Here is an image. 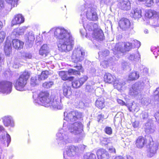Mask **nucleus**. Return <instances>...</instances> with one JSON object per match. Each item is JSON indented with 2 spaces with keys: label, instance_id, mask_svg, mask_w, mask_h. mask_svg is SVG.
<instances>
[{
  "label": "nucleus",
  "instance_id": "obj_5",
  "mask_svg": "<svg viewBox=\"0 0 159 159\" xmlns=\"http://www.w3.org/2000/svg\"><path fill=\"white\" fill-rule=\"evenodd\" d=\"M74 67H75L76 70L70 69L68 70V72L64 71H61L59 72V75L61 77L62 80H68L70 81H71L73 80V77L72 76H68V73L69 75L71 74L80 75V72H83L84 71L82 66L80 64H77L76 65H74Z\"/></svg>",
  "mask_w": 159,
  "mask_h": 159
},
{
  "label": "nucleus",
  "instance_id": "obj_39",
  "mask_svg": "<svg viewBox=\"0 0 159 159\" xmlns=\"http://www.w3.org/2000/svg\"><path fill=\"white\" fill-rule=\"evenodd\" d=\"M128 109L130 111L137 112L139 110V108L135 103H133L128 107Z\"/></svg>",
  "mask_w": 159,
  "mask_h": 159
},
{
  "label": "nucleus",
  "instance_id": "obj_54",
  "mask_svg": "<svg viewBox=\"0 0 159 159\" xmlns=\"http://www.w3.org/2000/svg\"><path fill=\"white\" fill-rule=\"evenodd\" d=\"M88 77L86 75H84L80 78L79 80L82 85L87 80Z\"/></svg>",
  "mask_w": 159,
  "mask_h": 159
},
{
  "label": "nucleus",
  "instance_id": "obj_18",
  "mask_svg": "<svg viewBox=\"0 0 159 159\" xmlns=\"http://www.w3.org/2000/svg\"><path fill=\"white\" fill-rule=\"evenodd\" d=\"M129 94L136 99L139 100H141L143 96L140 91H139L135 88H133V86L130 89Z\"/></svg>",
  "mask_w": 159,
  "mask_h": 159
},
{
  "label": "nucleus",
  "instance_id": "obj_34",
  "mask_svg": "<svg viewBox=\"0 0 159 159\" xmlns=\"http://www.w3.org/2000/svg\"><path fill=\"white\" fill-rule=\"evenodd\" d=\"M145 128V131L147 133H152L155 131L154 127L153 125L150 122H148L146 124Z\"/></svg>",
  "mask_w": 159,
  "mask_h": 159
},
{
  "label": "nucleus",
  "instance_id": "obj_21",
  "mask_svg": "<svg viewBox=\"0 0 159 159\" xmlns=\"http://www.w3.org/2000/svg\"><path fill=\"white\" fill-rule=\"evenodd\" d=\"M118 5L120 8L124 10H128L131 8L130 3L128 0H124L119 2Z\"/></svg>",
  "mask_w": 159,
  "mask_h": 159
},
{
  "label": "nucleus",
  "instance_id": "obj_40",
  "mask_svg": "<svg viewBox=\"0 0 159 159\" xmlns=\"http://www.w3.org/2000/svg\"><path fill=\"white\" fill-rule=\"evenodd\" d=\"M100 143L102 146H105L110 143L109 139L107 138L103 137H100Z\"/></svg>",
  "mask_w": 159,
  "mask_h": 159
},
{
  "label": "nucleus",
  "instance_id": "obj_63",
  "mask_svg": "<svg viewBox=\"0 0 159 159\" xmlns=\"http://www.w3.org/2000/svg\"><path fill=\"white\" fill-rule=\"evenodd\" d=\"M37 81L36 79V78L35 77H32L31 79V84H35L36 83Z\"/></svg>",
  "mask_w": 159,
  "mask_h": 159
},
{
  "label": "nucleus",
  "instance_id": "obj_3",
  "mask_svg": "<svg viewBox=\"0 0 159 159\" xmlns=\"http://www.w3.org/2000/svg\"><path fill=\"white\" fill-rule=\"evenodd\" d=\"M37 99H35L34 96L33 95L34 102L36 104H40L45 107H50L53 110H61L63 108V105L61 102V98L58 96L53 95L49 96V94L47 91L41 92L38 96Z\"/></svg>",
  "mask_w": 159,
  "mask_h": 159
},
{
  "label": "nucleus",
  "instance_id": "obj_42",
  "mask_svg": "<svg viewBox=\"0 0 159 159\" xmlns=\"http://www.w3.org/2000/svg\"><path fill=\"white\" fill-rule=\"evenodd\" d=\"M141 103L144 106H148L151 102V100L148 98H142Z\"/></svg>",
  "mask_w": 159,
  "mask_h": 159
},
{
  "label": "nucleus",
  "instance_id": "obj_46",
  "mask_svg": "<svg viewBox=\"0 0 159 159\" xmlns=\"http://www.w3.org/2000/svg\"><path fill=\"white\" fill-rule=\"evenodd\" d=\"M73 87L74 88H77L82 86L79 80H74L72 82Z\"/></svg>",
  "mask_w": 159,
  "mask_h": 159
},
{
  "label": "nucleus",
  "instance_id": "obj_53",
  "mask_svg": "<svg viewBox=\"0 0 159 159\" xmlns=\"http://www.w3.org/2000/svg\"><path fill=\"white\" fill-rule=\"evenodd\" d=\"M104 131L106 134L109 135L111 134L112 132L111 128L108 126H107L105 128Z\"/></svg>",
  "mask_w": 159,
  "mask_h": 159
},
{
  "label": "nucleus",
  "instance_id": "obj_9",
  "mask_svg": "<svg viewBox=\"0 0 159 159\" xmlns=\"http://www.w3.org/2000/svg\"><path fill=\"white\" fill-rule=\"evenodd\" d=\"M64 120L68 122H73L80 119L82 116V114L77 111H73L67 113L64 112Z\"/></svg>",
  "mask_w": 159,
  "mask_h": 159
},
{
  "label": "nucleus",
  "instance_id": "obj_32",
  "mask_svg": "<svg viewBox=\"0 0 159 159\" xmlns=\"http://www.w3.org/2000/svg\"><path fill=\"white\" fill-rule=\"evenodd\" d=\"M48 52V48L47 44H44L43 45L39 51L40 55L45 57L47 55Z\"/></svg>",
  "mask_w": 159,
  "mask_h": 159
},
{
  "label": "nucleus",
  "instance_id": "obj_37",
  "mask_svg": "<svg viewBox=\"0 0 159 159\" xmlns=\"http://www.w3.org/2000/svg\"><path fill=\"white\" fill-rule=\"evenodd\" d=\"M48 71L47 70L42 71L41 75H38V80H45L48 77Z\"/></svg>",
  "mask_w": 159,
  "mask_h": 159
},
{
  "label": "nucleus",
  "instance_id": "obj_55",
  "mask_svg": "<svg viewBox=\"0 0 159 159\" xmlns=\"http://www.w3.org/2000/svg\"><path fill=\"white\" fill-rule=\"evenodd\" d=\"M155 99L159 101V87L154 92Z\"/></svg>",
  "mask_w": 159,
  "mask_h": 159
},
{
  "label": "nucleus",
  "instance_id": "obj_41",
  "mask_svg": "<svg viewBox=\"0 0 159 159\" xmlns=\"http://www.w3.org/2000/svg\"><path fill=\"white\" fill-rule=\"evenodd\" d=\"M157 12L152 10H149L146 12L145 14V16L148 18H151L153 16H154L156 14Z\"/></svg>",
  "mask_w": 159,
  "mask_h": 159
},
{
  "label": "nucleus",
  "instance_id": "obj_26",
  "mask_svg": "<svg viewBox=\"0 0 159 159\" xmlns=\"http://www.w3.org/2000/svg\"><path fill=\"white\" fill-rule=\"evenodd\" d=\"M139 77V72L136 70H133L129 73L128 80L130 81L135 80L138 79Z\"/></svg>",
  "mask_w": 159,
  "mask_h": 159
},
{
  "label": "nucleus",
  "instance_id": "obj_15",
  "mask_svg": "<svg viewBox=\"0 0 159 159\" xmlns=\"http://www.w3.org/2000/svg\"><path fill=\"white\" fill-rule=\"evenodd\" d=\"M97 28L93 30V33L92 34V37L97 40H103L104 36L102 31L101 29Z\"/></svg>",
  "mask_w": 159,
  "mask_h": 159
},
{
  "label": "nucleus",
  "instance_id": "obj_30",
  "mask_svg": "<svg viewBox=\"0 0 159 159\" xmlns=\"http://www.w3.org/2000/svg\"><path fill=\"white\" fill-rule=\"evenodd\" d=\"M11 42L7 40L5 43L4 50L6 55L8 56L11 52Z\"/></svg>",
  "mask_w": 159,
  "mask_h": 159
},
{
  "label": "nucleus",
  "instance_id": "obj_50",
  "mask_svg": "<svg viewBox=\"0 0 159 159\" xmlns=\"http://www.w3.org/2000/svg\"><path fill=\"white\" fill-rule=\"evenodd\" d=\"M94 88L90 84H87L86 85L85 91L86 92H91L94 91Z\"/></svg>",
  "mask_w": 159,
  "mask_h": 159
},
{
  "label": "nucleus",
  "instance_id": "obj_17",
  "mask_svg": "<svg viewBox=\"0 0 159 159\" xmlns=\"http://www.w3.org/2000/svg\"><path fill=\"white\" fill-rule=\"evenodd\" d=\"M10 136L7 133L0 135V142L5 146L8 147L11 141Z\"/></svg>",
  "mask_w": 159,
  "mask_h": 159
},
{
  "label": "nucleus",
  "instance_id": "obj_45",
  "mask_svg": "<svg viewBox=\"0 0 159 159\" xmlns=\"http://www.w3.org/2000/svg\"><path fill=\"white\" fill-rule=\"evenodd\" d=\"M6 2L11 5V8L16 6L18 0H5Z\"/></svg>",
  "mask_w": 159,
  "mask_h": 159
},
{
  "label": "nucleus",
  "instance_id": "obj_52",
  "mask_svg": "<svg viewBox=\"0 0 159 159\" xmlns=\"http://www.w3.org/2000/svg\"><path fill=\"white\" fill-rule=\"evenodd\" d=\"M53 84L52 81L46 82L43 84V86L46 88L48 89L50 88Z\"/></svg>",
  "mask_w": 159,
  "mask_h": 159
},
{
  "label": "nucleus",
  "instance_id": "obj_29",
  "mask_svg": "<svg viewBox=\"0 0 159 159\" xmlns=\"http://www.w3.org/2000/svg\"><path fill=\"white\" fill-rule=\"evenodd\" d=\"M12 43L13 47L16 49H20L23 47V42L18 39H13Z\"/></svg>",
  "mask_w": 159,
  "mask_h": 159
},
{
  "label": "nucleus",
  "instance_id": "obj_14",
  "mask_svg": "<svg viewBox=\"0 0 159 159\" xmlns=\"http://www.w3.org/2000/svg\"><path fill=\"white\" fill-rule=\"evenodd\" d=\"M87 21L85 18L84 17H82L81 18V22L80 21V23L83 24L84 29L86 31L87 30L89 31L93 30L95 28L98 27L97 24L93 22H90L88 24Z\"/></svg>",
  "mask_w": 159,
  "mask_h": 159
},
{
  "label": "nucleus",
  "instance_id": "obj_64",
  "mask_svg": "<svg viewBox=\"0 0 159 159\" xmlns=\"http://www.w3.org/2000/svg\"><path fill=\"white\" fill-rule=\"evenodd\" d=\"M104 115L102 114L98 115L97 117L98 121L99 122L101 120L104 119Z\"/></svg>",
  "mask_w": 159,
  "mask_h": 159
},
{
  "label": "nucleus",
  "instance_id": "obj_11",
  "mask_svg": "<svg viewBox=\"0 0 159 159\" xmlns=\"http://www.w3.org/2000/svg\"><path fill=\"white\" fill-rule=\"evenodd\" d=\"M12 84L7 81H2L0 82V92L3 93L8 94L11 91Z\"/></svg>",
  "mask_w": 159,
  "mask_h": 159
},
{
  "label": "nucleus",
  "instance_id": "obj_58",
  "mask_svg": "<svg viewBox=\"0 0 159 159\" xmlns=\"http://www.w3.org/2000/svg\"><path fill=\"white\" fill-rule=\"evenodd\" d=\"M32 57L31 53H24L22 56L23 58L25 59H30Z\"/></svg>",
  "mask_w": 159,
  "mask_h": 159
},
{
  "label": "nucleus",
  "instance_id": "obj_20",
  "mask_svg": "<svg viewBox=\"0 0 159 159\" xmlns=\"http://www.w3.org/2000/svg\"><path fill=\"white\" fill-rule=\"evenodd\" d=\"M97 155L98 159H109L108 153L105 149H99L97 150Z\"/></svg>",
  "mask_w": 159,
  "mask_h": 159
},
{
  "label": "nucleus",
  "instance_id": "obj_35",
  "mask_svg": "<svg viewBox=\"0 0 159 159\" xmlns=\"http://www.w3.org/2000/svg\"><path fill=\"white\" fill-rule=\"evenodd\" d=\"M96 106L100 109H102L105 106L104 100L103 98H98L95 102Z\"/></svg>",
  "mask_w": 159,
  "mask_h": 159
},
{
  "label": "nucleus",
  "instance_id": "obj_1",
  "mask_svg": "<svg viewBox=\"0 0 159 159\" xmlns=\"http://www.w3.org/2000/svg\"><path fill=\"white\" fill-rule=\"evenodd\" d=\"M50 31L53 32L60 51L67 52L73 49L74 45V39L70 30L62 27H58L52 28Z\"/></svg>",
  "mask_w": 159,
  "mask_h": 159
},
{
  "label": "nucleus",
  "instance_id": "obj_33",
  "mask_svg": "<svg viewBox=\"0 0 159 159\" xmlns=\"http://www.w3.org/2000/svg\"><path fill=\"white\" fill-rule=\"evenodd\" d=\"M116 60V57L114 56L111 57L109 59L106 60H104L103 61L101 62V65L103 68L107 67L110 63H112Z\"/></svg>",
  "mask_w": 159,
  "mask_h": 159
},
{
  "label": "nucleus",
  "instance_id": "obj_62",
  "mask_svg": "<svg viewBox=\"0 0 159 159\" xmlns=\"http://www.w3.org/2000/svg\"><path fill=\"white\" fill-rule=\"evenodd\" d=\"M4 58L3 55H0V66L4 63Z\"/></svg>",
  "mask_w": 159,
  "mask_h": 159
},
{
  "label": "nucleus",
  "instance_id": "obj_24",
  "mask_svg": "<svg viewBox=\"0 0 159 159\" xmlns=\"http://www.w3.org/2000/svg\"><path fill=\"white\" fill-rule=\"evenodd\" d=\"M25 39L27 44L32 45L35 39V35L34 33L32 31L28 32L25 35Z\"/></svg>",
  "mask_w": 159,
  "mask_h": 159
},
{
  "label": "nucleus",
  "instance_id": "obj_25",
  "mask_svg": "<svg viewBox=\"0 0 159 159\" xmlns=\"http://www.w3.org/2000/svg\"><path fill=\"white\" fill-rule=\"evenodd\" d=\"M63 94L66 98H69L71 95L72 91L71 87L67 85L66 84H64L63 85Z\"/></svg>",
  "mask_w": 159,
  "mask_h": 159
},
{
  "label": "nucleus",
  "instance_id": "obj_13",
  "mask_svg": "<svg viewBox=\"0 0 159 159\" xmlns=\"http://www.w3.org/2000/svg\"><path fill=\"white\" fill-rule=\"evenodd\" d=\"M1 119L5 127L11 128H13L15 127V121L12 116L10 115L5 116L2 117Z\"/></svg>",
  "mask_w": 159,
  "mask_h": 159
},
{
  "label": "nucleus",
  "instance_id": "obj_38",
  "mask_svg": "<svg viewBox=\"0 0 159 159\" xmlns=\"http://www.w3.org/2000/svg\"><path fill=\"white\" fill-rule=\"evenodd\" d=\"M24 30L25 29L23 28H17L14 30L12 33L15 35H21L24 34Z\"/></svg>",
  "mask_w": 159,
  "mask_h": 159
},
{
  "label": "nucleus",
  "instance_id": "obj_61",
  "mask_svg": "<svg viewBox=\"0 0 159 159\" xmlns=\"http://www.w3.org/2000/svg\"><path fill=\"white\" fill-rule=\"evenodd\" d=\"M101 4H107L110 2V0H99Z\"/></svg>",
  "mask_w": 159,
  "mask_h": 159
},
{
  "label": "nucleus",
  "instance_id": "obj_47",
  "mask_svg": "<svg viewBox=\"0 0 159 159\" xmlns=\"http://www.w3.org/2000/svg\"><path fill=\"white\" fill-rule=\"evenodd\" d=\"M142 82L143 83V84L147 88H148L150 87L149 80L146 77H144L143 78Z\"/></svg>",
  "mask_w": 159,
  "mask_h": 159
},
{
  "label": "nucleus",
  "instance_id": "obj_23",
  "mask_svg": "<svg viewBox=\"0 0 159 159\" xmlns=\"http://www.w3.org/2000/svg\"><path fill=\"white\" fill-rule=\"evenodd\" d=\"M146 143L147 140L143 137L139 136L136 140V146L138 148H142Z\"/></svg>",
  "mask_w": 159,
  "mask_h": 159
},
{
  "label": "nucleus",
  "instance_id": "obj_43",
  "mask_svg": "<svg viewBox=\"0 0 159 159\" xmlns=\"http://www.w3.org/2000/svg\"><path fill=\"white\" fill-rule=\"evenodd\" d=\"M84 159H96L95 154L91 152H88L84 155Z\"/></svg>",
  "mask_w": 159,
  "mask_h": 159
},
{
  "label": "nucleus",
  "instance_id": "obj_2",
  "mask_svg": "<svg viewBox=\"0 0 159 159\" xmlns=\"http://www.w3.org/2000/svg\"><path fill=\"white\" fill-rule=\"evenodd\" d=\"M82 126V124L80 122H75L73 124H69L67 126H66V123L64 122L63 128L59 130L56 134V139L58 144L60 145H65L70 143L72 141L67 130L76 135L81 132Z\"/></svg>",
  "mask_w": 159,
  "mask_h": 159
},
{
  "label": "nucleus",
  "instance_id": "obj_4",
  "mask_svg": "<svg viewBox=\"0 0 159 159\" xmlns=\"http://www.w3.org/2000/svg\"><path fill=\"white\" fill-rule=\"evenodd\" d=\"M97 6L93 2L87 1L85 2L80 8L81 11V19L82 17L87 18L89 20L96 21L97 20L98 17L97 14Z\"/></svg>",
  "mask_w": 159,
  "mask_h": 159
},
{
  "label": "nucleus",
  "instance_id": "obj_7",
  "mask_svg": "<svg viewBox=\"0 0 159 159\" xmlns=\"http://www.w3.org/2000/svg\"><path fill=\"white\" fill-rule=\"evenodd\" d=\"M86 56L85 50L82 47L79 46L74 50L71 57L73 61L76 63L83 61Z\"/></svg>",
  "mask_w": 159,
  "mask_h": 159
},
{
  "label": "nucleus",
  "instance_id": "obj_12",
  "mask_svg": "<svg viewBox=\"0 0 159 159\" xmlns=\"http://www.w3.org/2000/svg\"><path fill=\"white\" fill-rule=\"evenodd\" d=\"M146 146L149 149L147 156L148 157H151L156 153L158 149V144L157 143L149 141Z\"/></svg>",
  "mask_w": 159,
  "mask_h": 159
},
{
  "label": "nucleus",
  "instance_id": "obj_51",
  "mask_svg": "<svg viewBox=\"0 0 159 159\" xmlns=\"http://www.w3.org/2000/svg\"><path fill=\"white\" fill-rule=\"evenodd\" d=\"M131 43H132V44L134 45V48L136 47L138 48L140 47L141 43L139 41L133 39L131 40Z\"/></svg>",
  "mask_w": 159,
  "mask_h": 159
},
{
  "label": "nucleus",
  "instance_id": "obj_27",
  "mask_svg": "<svg viewBox=\"0 0 159 159\" xmlns=\"http://www.w3.org/2000/svg\"><path fill=\"white\" fill-rule=\"evenodd\" d=\"M125 84V82L122 80L117 79L115 80L113 84L115 88L118 90L121 89V88Z\"/></svg>",
  "mask_w": 159,
  "mask_h": 159
},
{
  "label": "nucleus",
  "instance_id": "obj_8",
  "mask_svg": "<svg viewBox=\"0 0 159 159\" xmlns=\"http://www.w3.org/2000/svg\"><path fill=\"white\" fill-rule=\"evenodd\" d=\"M134 48V46L131 42H126L124 43H117L113 48L112 51L113 54L116 55L120 52H124L126 51H129Z\"/></svg>",
  "mask_w": 159,
  "mask_h": 159
},
{
  "label": "nucleus",
  "instance_id": "obj_57",
  "mask_svg": "<svg viewBox=\"0 0 159 159\" xmlns=\"http://www.w3.org/2000/svg\"><path fill=\"white\" fill-rule=\"evenodd\" d=\"M6 37V33L3 31L0 32V39L3 42Z\"/></svg>",
  "mask_w": 159,
  "mask_h": 159
},
{
  "label": "nucleus",
  "instance_id": "obj_36",
  "mask_svg": "<svg viewBox=\"0 0 159 159\" xmlns=\"http://www.w3.org/2000/svg\"><path fill=\"white\" fill-rule=\"evenodd\" d=\"M132 86L133 87V88H136L139 91H140L141 90L143 89L145 87L144 84H143V83L141 81H140L135 83Z\"/></svg>",
  "mask_w": 159,
  "mask_h": 159
},
{
  "label": "nucleus",
  "instance_id": "obj_44",
  "mask_svg": "<svg viewBox=\"0 0 159 159\" xmlns=\"http://www.w3.org/2000/svg\"><path fill=\"white\" fill-rule=\"evenodd\" d=\"M151 51L153 52L155 57L156 58L159 54V49L158 48L155 46H152L151 48Z\"/></svg>",
  "mask_w": 159,
  "mask_h": 159
},
{
  "label": "nucleus",
  "instance_id": "obj_16",
  "mask_svg": "<svg viewBox=\"0 0 159 159\" xmlns=\"http://www.w3.org/2000/svg\"><path fill=\"white\" fill-rule=\"evenodd\" d=\"M118 24L121 29L123 30H126L130 27L131 22L129 19L123 18L119 21Z\"/></svg>",
  "mask_w": 159,
  "mask_h": 159
},
{
  "label": "nucleus",
  "instance_id": "obj_31",
  "mask_svg": "<svg viewBox=\"0 0 159 159\" xmlns=\"http://www.w3.org/2000/svg\"><path fill=\"white\" fill-rule=\"evenodd\" d=\"M140 57L138 51H136L134 53L130 54L128 58L130 60L137 61L140 59Z\"/></svg>",
  "mask_w": 159,
  "mask_h": 159
},
{
  "label": "nucleus",
  "instance_id": "obj_60",
  "mask_svg": "<svg viewBox=\"0 0 159 159\" xmlns=\"http://www.w3.org/2000/svg\"><path fill=\"white\" fill-rule=\"evenodd\" d=\"M86 147V146L84 145H80L77 147L78 148V150H80L81 151H83L85 149Z\"/></svg>",
  "mask_w": 159,
  "mask_h": 159
},
{
  "label": "nucleus",
  "instance_id": "obj_19",
  "mask_svg": "<svg viewBox=\"0 0 159 159\" xmlns=\"http://www.w3.org/2000/svg\"><path fill=\"white\" fill-rule=\"evenodd\" d=\"M25 19L23 16L21 14H18L16 15L14 18L11 21V26L17 24H20L23 23Z\"/></svg>",
  "mask_w": 159,
  "mask_h": 159
},
{
  "label": "nucleus",
  "instance_id": "obj_22",
  "mask_svg": "<svg viewBox=\"0 0 159 159\" xmlns=\"http://www.w3.org/2000/svg\"><path fill=\"white\" fill-rule=\"evenodd\" d=\"M130 15L135 19L140 18L142 16L141 8L138 7L133 9Z\"/></svg>",
  "mask_w": 159,
  "mask_h": 159
},
{
  "label": "nucleus",
  "instance_id": "obj_28",
  "mask_svg": "<svg viewBox=\"0 0 159 159\" xmlns=\"http://www.w3.org/2000/svg\"><path fill=\"white\" fill-rule=\"evenodd\" d=\"M104 78L105 82L111 83L112 82H114L116 78L115 76L112 75L110 73H107L104 75Z\"/></svg>",
  "mask_w": 159,
  "mask_h": 159
},
{
  "label": "nucleus",
  "instance_id": "obj_59",
  "mask_svg": "<svg viewBox=\"0 0 159 159\" xmlns=\"http://www.w3.org/2000/svg\"><path fill=\"white\" fill-rule=\"evenodd\" d=\"M142 72L143 73L144 75H146L148 74V69L147 68L144 67L143 69L141 70Z\"/></svg>",
  "mask_w": 159,
  "mask_h": 159
},
{
  "label": "nucleus",
  "instance_id": "obj_10",
  "mask_svg": "<svg viewBox=\"0 0 159 159\" xmlns=\"http://www.w3.org/2000/svg\"><path fill=\"white\" fill-rule=\"evenodd\" d=\"M78 151V148L76 146L72 145L68 147L63 153L64 159H69V157L74 156Z\"/></svg>",
  "mask_w": 159,
  "mask_h": 159
},
{
  "label": "nucleus",
  "instance_id": "obj_6",
  "mask_svg": "<svg viewBox=\"0 0 159 159\" xmlns=\"http://www.w3.org/2000/svg\"><path fill=\"white\" fill-rule=\"evenodd\" d=\"M29 77L30 73L28 71L23 72L16 81L15 85L16 89L20 91L25 90V87Z\"/></svg>",
  "mask_w": 159,
  "mask_h": 159
},
{
  "label": "nucleus",
  "instance_id": "obj_49",
  "mask_svg": "<svg viewBox=\"0 0 159 159\" xmlns=\"http://www.w3.org/2000/svg\"><path fill=\"white\" fill-rule=\"evenodd\" d=\"M109 53V50L106 49L99 52L98 54L99 56L106 57L108 56Z\"/></svg>",
  "mask_w": 159,
  "mask_h": 159
},
{
  "label": "nucleus",
  "instance_id": "obj_48",
  "mask_svg": "<svg viewBox=\"0 0 159 159\" xmlns=\"http://www.w3.org/2000/svg\"><path fill=\"white\" fill-rule=\"evenodd\" d=\"M141 117L143 119H146L149 116V111L145 110L142 111L141 114Z\"/></svg>",
  "mask_w": 159,
  "mask_h": 159
},
{
  "label": "nucleus",
  "instance_id": "obj_56",
  "mask_svg": "<svg viewBox=\"0 0 159 159\" xmlns=\"http://www.w3.org/2000/svg\"><path fill=\"white\" fill-rule=\"evenodd\" d=\"M154 3L153 0H146L145 4L148 7H151Z\"/></svg>",
  "mask_w": 159,
  "mask_h": 159
}]
</instances>
